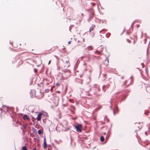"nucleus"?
Wrapping results in <instances>:
<instances>
[{
  "label": "nucleus",
  "mask_w": 150,
  "mask_h": 150,
  "mask_svg": "<svg viewBox=\"0 0 150 150\" xmlns=\"http://www.w3.org/2000/svg\"><path fill=\"white\" fill-rule=\"evenodd\" d=\"M75 128L76 129V131L78 132H81L82 125L80 124H77V125L74 126Z\"/></svg>",
  "instance_id": "obj_1"
},
{
  "label": "nucleus",
  "mask_w": 150,
  "mask_h": 150,
  "mask_svg": "<svg viewBox=\"0 0 150 150\" xmlns=\"http://www.w3.org/2000/svg\"><path fill=\"white\" fill-rule=\"evenodd\" d=\"M30 95L31 98H33L35 97V91L34 90H32L30 92Z\"/></svg>",
  "instance_id": "obj_2"
},
{
  "label": "nucleus",
  "mask_w": 150,
  "mask_h": 150,
  "mask_svg": "<svg viewBox=\"0 0 150 150\" xmlns=\"http://www.w3.org/2000/svg\"><path fill=\"white\" fill-rule=\"evenodd\" d=\"M84 89L85 92H88L91 90V88L90 86H88L85 88Z\"/></svg>",
  "instance_id": "obj_3"
},
{
  "label": "nucleus",
  "mask_w": 150,
  "mask_h": 150,
  "mask_svg": "<svg viewBox=\"0 0 150 150\" xmlns=\"http://www.w3.org/2000/svg\"><path fill=\"white\" fill-rule=\"evenodd\" d=\"M109 84H108L106 85H103L102 86V89L103 91H105V88H108L109 87Z\"/></svg>",
  "instance_id": "obj_4"
},
{
  "label": "nucleus",
  "mask_w": 150,
  "mask_h": 150,
  "mask_svg": "<svg viewBox=\"0 0 150 150\" xmlns=\"http://www.w3.org/2000/svg\"><path fill=\"white\" fill-rule=\"evenodd\" d=\"M42 115V114L41 113H40L38 114L37 117V119L38 121H40L41 120Z\"/></svg>",
  "instance_id": "obj_5"
},
{
  "label": "nucleus",
  "mask_w": 150,
  "mask_h": 150,
  "mask_svg": "<svg viewBox=\"0 0 150 150\" xmlns=\"http://www.w3.org/2000/svg\"><path fill=\"white\" fill-rule=\"evenodd\" d=\"M46 138L45 137L44 139V147L45 149L47 148V143L46 141Z\"/></svg>",
  "instance_id": "obj_6"
},
{
  "label": "nucleus",
  "mask_w": 150,
  "mask_h": 150,
  "mask_svg": "<svg viewBox=\"0 0 150 150\" xmlns=\"http://www.w3.org/2000/svg\"><path fill=\"white\" fill-rule=\"evenodd\" d=\"M95 25H92V26L89 29V31L91 32L94 29V28H95Z\"/></svg>",
  "instance_id": "obj_7"
},
{
  "label": "nucleus",
  "mask_w": 150,
  "mask_h": 150,
  "mask_svg": "<svg viewBox=\"0 0 150 150\" xmlns=\"http://www.w3.org/2000/svg\"><path fill=\"white\" fill-rule=\"evenodd\" d=\"M23 119L24 120H28L29 119V118L27 117V115H25L23 117Z\"/></svg>",
  "instance_id": "obj_8"
},
{
  "label": "nucleus",
  "mask_w": 150,
  "mask_h": 150,
  "mask_svg": "<svg viewBox=\"0 0 150 150\" xmlns=\"http://www.w3.org/2000/svg\"><path fill=\"white\" fill-rule=\"evenodd\" d=\"M105 140L104 137L103 136H102L100 137V141L102 142H103Z\"/></svg>",
  "instance_id": "obj_9"
},
{
  "label": "nucleus",
  "mask_w": 150,
  "mask_h": 150,
  "mask_svg": "<svg viewBox=\"0 0 150 150\" xmlns=\"http://www.w3.org/2000/svg\"><path fill=\"white\" fill-rule=\"evenodd\" d=\"M87 49L89 50H92L93 49V47L91 46H89L88 47Z\"/></svg>",
  "instance_id": "obj_10"
},
{
  "label": "nucleus",
  "mask_w": 150,
  "mask_h": 150,
  "mask_svg": "<svg viewBox=\"0 0 150 150\" xmlns=\"http://www.w3.org/2000/svg\"><path fill=\"white\" fill-rule=\"evenodd\" d=\"M148 67H147L145 68V72L146 74H148Z\"/></svg>",
  "instance_id": "obj_11"
},
{
  "label": "nucleus",
  "mask_w": 150,
  "mask_h": 150,
  "mask_svg": "<svg viewBox=\"0 0 150 150\" xmlns=\"http://www.w3.org/2000/svg\"><path fill=\"white\" fill-rule=\"evenodd\" d=\"M22 150H27V149L25 146H23L22 148Z\"/></svg>",
  "instance_id": "obj_12"
},
{
  "label": "nucleus",
  "mask_w": 150,
  "mask_h": 150,
  "mask_svg": "<svg viewBox=\"0 0 150 150\" xmlns=\"http://www.w3.org/2000/svg\"><path fill=\"white\" fill-rule=\"evenodd\" d=\"M94 16V13L93 11H92L90 14V16L92 17Z\"/></svg>",
  "instance_id": "obj_13"
},
{
  "label": "nucleus",
  "mask_w": 150,
  "mask_h": 150,
  "mask_svg": "<svg viewBox=\"0 0 150 150\" xmlns=\"http://www.w3.org/2000/svg\"><path fill=\"white\" fill-rule=\"evenodd\" d=\"M38 133L39 134H40L42 133V131L40 129L38 131Z\"/></svg>",
  "instance_id": "obj_14"
},
{
  "label": "nucleus",
  "mask_w": 150,
  "mask_h": 150,
  "mask_svg": "<svg viewBox=\"0 0 150 150\" xmlns=\"http://www.w3.org/2000/svg\"><path fill=\"white\" fill-rule=\"evenodd\" d=\"M126 96H123V98H121V102L122 100H123L125 98H126Z\"/></svg>",
  "instance_id": "obj_15"
},
{
  "label": "nucleus",
  "mask_w": 150,
  "mask_h": 150,
  "mask_svg": "<svg viewBox=\"0 0 150 150\" xmlns=\"http://www.w3.org/2000/svg\"><path fill=\"white\" fill-rule=\"evenodd\" d=\"M109 56L107 57V60L106 61H105V62H106V61H107V63H108V61H109Z\"/></svg>",
  "instance_id": "obj_16"
},
{
  "label": "nucleus",
  "mask_w": 150,
  "mask_h": 150,
  "mask_svg": "<svg viewBox=\"0 0 150 150\" xmlns=\"http://www.w3.org/2000/svg\"><path fill=\"white\" fill-rule=\"evenodd\" d=\"M126 33L127 34H130L131 33L129 31V30H127L126 31Z\"/></svg>",
  "instance_id": "obj_17"
},
{
  "label": "nucleus",
  "mask_w": 150,
  "mask_h": 150,
  "mask_svg": "<svg viewBox=\"0 0 150 150\" xmlns=\"http://www.w3.org/2000/svg\"><path fill=\"white\" fill-rule=\"evenodd\" d=\"M130 79L131 81V82L130 83L132 84V76H131V77H130Z\"/></svg>",
  "instance_id": "obj_18"
},
{
  "label": "nucleus",
  "mask_w": 150,
  "mask_h": 150,
  "mask_svg": "<svg viewBox=\"0 0 150 150\" xmlns=\"http://www.w3.org/2000/svg\"><path fill=\"white\" fill-rule=\"evenodd\" d=\"M34 72L35 73H36L37 72V69H34Z\"/></svg>",
  "instance_id": "obj_19"
},
{
  "label": "nucleus",
  "mask_w": 150,
  "mask_h": 150,
  "mask_svg": "<svg viewBox=\"0 0 150 150\" xmlns=\"http://www.w3.org/2000/svg\"><path fill=\"white\" fill-rule=\"evenodd\" d=\"M115 111H118V108L117 106H115Z\"/></svg>",
  "instance_id": "obj_20"
},
{
  "label": "nucleus",
  "mask_w": 150,
  "mask_h": 150,
  "mask_svg": "<svg viewBox=\"0 0 150 150\" xmlns=\"http://www.w3.org/2000/svg\"><path fill=\"white\" fill-rule=\"evenodd\" d=\"M127 42L128 43H130V42H131V41H130V40H129L127 39Z\"/></svg>",
  "instance_id": "obj_21"
},
{
  "label": "nucleus",
  "mask_w": 150,
  "mask_h": 150,
  "mask_svg": "<svg viewBox=\"0 0 150 150\" xmlns=\"http://www.w3.org/2000/svg\"><path fill=\"white\" fill-rule=\"evenodd\" d=\"M60 69H61V67H58L57 69L58 70H60Z\"/></svg>",
  "instance_id": "obj_22"
},
{
  "label": "nucleus",
  "mask_w": 150,
  "mask_h": 150,
  "mask_svg": "<svg viewBox=\"0 0 150 150\" xmlns=\"http://www.w3.org/2000/svg\"><path fill=\"white\" fill-rule=\"evenodd\" d=\"M127 80L125 81V82L124 83V85H125L126 84V83L127 82Z\"/></svg>",
  "instance_id": "obj_23"
},
{
  "label": "nucleus",
  "mask_w": 150,
  "mask_h": 150,
  "mask_svg": "<svg viewBox=\"0 0 150 150\" xmlns=\"http://www.w3.org/2000/svg\"><path fill=\"white\" fill-rule=\"evenodd\" d=\"M58 117L59 118H61V115H59Z\"/></svg>",
  "instance_id": "obj_24"
},
{
  "label": "nucleus",
  "mask_w": 150,
  "mask_h": 150,
  "mask_svg": "<svg viewBox=\"0 0 150 150\" xmlns=\"http://www.w3.org/2000/svg\"><path fill=\"white\" fill-rule=\"evenodd\" d=\"M101 122V124H103H103H105V122H103V121H101V122Z\"/></svg>",
  "instance_id": "obj_25"
},
{
  "label": "nucleus",
  "mask_w": 150,
  "mask_h": 150,
  "mask_svg": "<svg viewBox=\"0 0 150 150\" xmlns=\"http://www.w3.org/2000/svg\"><path fill=\"white\" fill-rule=\"evenodd\" d=\"M140 26V25L139 24H137V28H138Z\"/></svg>",
  "instance_id": "obj_26"
},
{
  "label": "nucleus",
  "mask_w": 150,
  "mask_h": 150,
  "mask_svg": "<svg viewBox=\"0 0 150 150\" xmlns=\"http://www.w3.org/2000/svg\"><path fill=\"white\" fill-rule=\"evenodd\" d=\"M98 53V54H101V52H97Z\"/></svg>",
  "instance_id": "obj_27"
},
{
  "label": "nucleus",
  "mask_w": 150,
  "mask_h": 150,
  "mask_svg": "<svg viewBox=\"0 0 150 150\" xmlns=\"http://www.w3.org/2000/svg\"><path fill=\"white\" fill-rule=\"evenodd\" d=\"M113 114L114 115H115V110H113Z\"/></svg>",
  "instance_id": "obj_28"
},
{
  "label": "nucleus",
  "mask_w": 150,
  "mask_h": 150,
  "mask_svg": "<svg viewBox=\"0 0 150 150\" xmlns=\"http://www.w3.org/2000/svg\"><path fill=\"white\" fill-rule=\"evenodd\" d=\"M144 40H145V43H146V39H145Z\"/></svg>",
  "instance_id": "obj_29"
},
{
  "label": "nucleus",
  "mask_w": 150,
  "mask_h": 150,
  "mask_svg": "<svg viewBox=\"0 0 150 150\" xmlns=\"http://www.w3.org/2000/svg\"><path fill=\"white\" fill-rule=\"evenodd\" d=\"M68 43L69 44L71 43V41H69L68 42Z\"/></svg>",
  "instance_id": "obj_30"
},
{
  "label": "nucleus",
  "mask_w": 150,
  "mask_h": 150,
  "mask_svg": "<svg viewBox=\"0 0 150 150\" xmlns=\"http://www.w3.org/2000/svg\"><path fill=\"white\" fill-rule=\"evenodd\" d=\"M145 134L146 135H147V132H145Z\"/></svg>",
  "instance_id": "obj_31"
},
{
  "label": "nucleus",
  "mask_w": 150,
  "mask_h": 150,
  "mask_svg": "<svg viewBox=\"0 0 150 150\" xmlns=\"http://www.w3.org/2000/svg\"><path fill=\"white\" fill-rule=\"evenodd\" d=\"M121 78L122 79H123V78H124V77L123 76H122L121 77Z\"/></svg>",
  "instance_id": "obj_32"
},
{
  "label": "nucleus",
  "mask_w": 150,
  "mask_h": 150,
  "mask_svg": "<svg viewBox=\"0 0 150 150\" xmlns=\"http://www.w3.org/2000/svg\"><path fill=\"white\" fill-rule=\"evenodd\" d=\"M50 62H51V61H50L49 62V63L48 64H50Z\"/></svg>",
  "instance_id": "obj_33"
},
{
  "label": "nucleus",
  "mask_w": 150,
  "mask_h": 150,
  "mask_svg": "<svg viewBox=\"0 0 150 150\" xmlns=\"http://www.w3.org/2000/svg\"><path fill=\"white\" fill-rule=\"evenodd\" d=\"M26 127L25 126H24V127H23V128L24 129H25V128H26Z\"/></svg>",
  "instance_id": "obj_34"
},
{
  "label": "nucleus",
  "mask_w": 150,
  "mask_h": 150,
  "mask_svg": "<svg viewBox=\"0 0 150 150\" xmlns=\"http://www.w3.org/2000/svg\"><path fill=\"white\" fill-rule=\"evenodd\" d=\"M8 107H7V108L6 109V110H7V111H8Z\"/></svg>",
  "instance_id": "obj_35"
},
{
  "label": "nucleus",
  "mask_w": 150,
  "mask_h": 150,
  "mask_svg": "<svg viewBox=\"0 0 150 150\" xmlns=\"http://www.w3.org/2000/svg\"><path fill=\"white\" fill-rule=\"evenodd\" d=\"M69 101H70V102H71V101L72 100H71V99H69Z\"/></svg>",
  "instance_id": "obj_36"
},
{
  "label": "nucleus",
  "mask_w": 150,
  "mask_h": 150,
  "mask_svg": "<svg viewBox=\"0 0 150 150\" xmlns=\"http://www.w3.org/2000/svg\"><path fill=\"white\" fill-rule=\"evenodd\" d=\"M2 108H0V110H2Z\"/></svg>",
  "instance_id": "obj_37"
},
{
  "label": "nucleus",
  "mask_w": 150,
  "mask_h": 150,
  "mask_svg": "<svg viewBox=\"0 0 150 150\" xmlns=\"http://www.w3.org/2000/svg\"><path fill=\"white\" fill-rule=\"evenodd\" d=\"M103 127H101V129H103Z\"/></svg>",
  "instance_id": "obj_38"
},
{
  "label": "nucleus",
  "mask_w": 150,
  "mask_h": 150,
  "mask_svg": "<svg viewBox=\"0 0 150 150\" xmlns=\"http://www.w3.org/2000/svg\"><path fill=\"white\" fill-rule=\"evenodd\" d=\"M83 13H82V14H81V15H82V16H83Z\"/></svg>",
  "instance_id": "obj_39"
},
{
  "label": "nucleus",
  "mask_w": 150,
  "mask_h": 150,
  "mask_svg": "<svg viewBox=\"0 0 150 150\" xmlns=\"http://www.w3.org/2000/svg\"><path fill=\"white\" fill-rule=\"evenodd\" d=\"M80 77L81 78L82 77V75L80 76Z\"/></svg>",
  "instance_id": "obj_40"
},
{
  "label": "nucleus",
  "mask_w": 150,
  "mask_h": 150,
  "mask_svg": "<svg viewBox=\"0 0 150 150\" xmlns=\"http://www.w3.org/2000/svg\"><path fill=\"white\" fill-rule=\"evenodd\" d=\"M145 114L146 115H147V114H146V112H145Z\"/></svg>",
  "instance_id": "obj_41"
},
{
  "label": "nucleus",
  "mask_w": 150,
  "mask_h": 150,
  "mask_svg": "<svg viewBox=\"0 0 150 150\" xmlns=\"http://www.w3.org/2000/svg\"><path fill=\"white\" fill-rule=\"evenodd\" d=\"M57 85H59V84L58 85V84H57Z\"/></svg>",
  "instance_id": "obj_42"
},
{
  "label": "nucleus",
  "mask_w": 150,
  "mask_h": 150,
  "mask_svg": "<svg viewBox=\"0 0 150 150\" xmlns=\"http://www.w3.org/2000/svg\"><path fill=\"white\" fill-rule=\"evenodd\" d=\"M34 150H37L35 149H34Z\"/></svg>",
  "instance_id": "obj_43"
},
{
  "label": "nucleus",
  "mask_w": 150,
  "mask_h": 150,
  "mask_svg": "<svg viewBox=\"0 0 150 150\" xmlns=\"http://www.w3.org/2000/svg\"><path fill=\"white\" fill-rule=\"evenodd\" d=\"M46 92H47V91L48 90H46Z\"/></svg>",
  "instance_id": "obj_44"
},
{
  "label": "nucleus",
  "mask_w": 150,
  "mask_h": 150,
  "mask_svg": "<svg viewBox=\"0 0 150 150\" xmlns=\"http://www.w3.org/2000/svg\"><path fill=\"white\" fill-rule=\"evenodd\" d=\"M81 84H82V82H81Z\"/></svg>",
  "instance_id": "obj_45"
},
{
  "label": "nucleus",
  "mask_w": 150,
  "mask_h": 150,
  "mask_svg": "<svg viewBox=\"0 0 150 150\" xmlns=\"http://www.w3.org/2000/svg\"><path fill=\"white\" fill-rule=\"evenodd\" d=\"M144 66H142V67L143 68Z\"/></svg>",
  "instance_id": "obj_46"
},
{
  "label": "nucleus",
  "mask_w": 150,
  "mask_h": 150,
  "mask_svg": "<svg viewBox=\"0 0 150 150\" xmlns=\"http://www.w3.org/2000/svg\"><path fill=\"white\" fill-rule=\"evenodd\" d=\"M111 106H110V108H111Z\"/></svg>",
  "instance_id": "obj_47"
},
{
  "label": "nucleus",
  "mask_w": 150,
  "mask_h": 150,
  "mask_svg": "<svg viewBox=\"0 0 150 150\" xmlns=\"http://www.w3.org/2000/svg\"><path fill=\"white\" fill-rule=\"evenodd\" d=\"M71 111H72V112H73V110H71Z\"/></svg>",
  "instance_id": "obj_48"
},
{
  "label": "nucleus",
  "mask_w": 150,
  "mask_h": 150,
  "mask_svg": "<svg viewBox=\"0 0 150 150\" xmlns=\"http://www.w3.org/2000/svg\"><path fill=\"white\" fill-rule=\"evenodd\" d=\"M69 110H70V108H68Z\"/></svg>",
  "instance_id": "obj_49"
}]
</instances>
